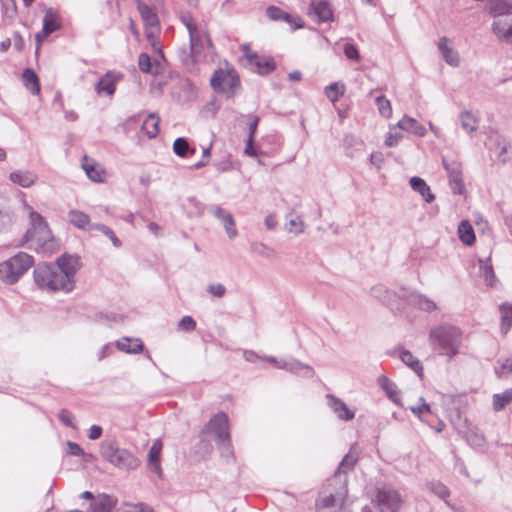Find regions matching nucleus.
Returning <instances> with one entry per match:
<instances>
[{
  "label": "nucleus",
  "instance_id": "nucleus-14",
  "mask_svg": "<svg viewBox=\"0 0 512 512\" xmlns=\"http://www.w3.org/2000/svg\"><path fill=\"white\" fill-rule=\"evenodd\" d=\"M357 461L358 452L356 451L355 448L352 447L340 462L333 477L330 478V482L340 483V481H344V485H346L345 476L349 471H351L354 468Z\"/></svg>",
  "mask_w": 512,
  "mask_h": 512
},
{
  "label": "nucleus",
  "instance_id": "nucleus-29",
  "mask_svg": "<svg viewBox=\"0 0 512 512\" xmlns=\"http://www.w3.org/2000/svg\"><path fill=\"white\" fill-rule=\"evenodd\" d=\"M397 127L401 130L410 132L418 137L426 135V128L419 123L416 119L405 115L398 123Z\"/></svg>",
  "mask_w": 512,
  "mask_h": 512
},
{
  "label": "nucleus",
  "instance_id": "nucleus-61",
  "mask_svg": "<svg viewBox=\"0 0 512 512\" xmlns=\"http://www.w3.org/2000/svg\"><path fill=\"white\" fill-rule=\"evenodd\" d=\"M201 49H203V47H198L197 51L194 53H192L191 50L187 52L185 49H182L179 52V57L183 63H188L190 60H192V58H194L198 53H200Z\"/></svg>",
  "mask_w": 512,
  "mask_h": 512
},
{
  "label": "nucleus",
  "instance_id": "nucleus-11",
  "mask_svg": "<svg viewBox=\"0 0 512 512\" xmlns=\"http://www.w3.org/2000/svg\"><path fill=\"white\" fill-rule=\"evenodd\" d=\"M443 166L447 171L449 184L454 194L461 195L465 192V186L462 178V165L455 160L443 158Z\"/></svg>",
  "mask_w": 512,
  "mask_h": 512
},
{
  "label": "nucleus",
  "instance_id": "nucleus-56",
  "mask_svg": "<svg viewBox=\"0 0 512 512\" xmlns=\"http://www.w3.org/2000/svg\"><path fill=\"white\" fill-rule=\"evenodd\" d=\"M420 401H422V405L420 406H412L410 407L411 412L416 415L419 419L422 420V414L424 412L430 413L431 409L430 406L425 402L424 398H420Z\"/></svg>",
  "mask_w": 512,
  "mask_h": 512
},
{
  "label": "nucleus",
  "instance_id": "nucleus-12",
  "mask_svg": "<svg viewBox=\"0 0 512 512\" xmlns=\"http://www.w3.org/2000/svg\"><path fill=\"white\" fill-rule=\"evenodd\" d=\"M244 49L247 62L253 71L264 75L275 69L276 65L271 57L259 56L251 52L246 46H244Z\"/></svg>",
  "mask_w": 512,
  "mask_h": 512
},
{
  "label": "nucleus",
  "instance_id": "nucleus-45",
  "mask_svg": "<svg viewBox=\"0 0 512 512\" xmlns=\"http://www.w3.org/2000/svg\"><path fill=\"white\" fill-rule=\"evenodd\" d=\"M495 373L498 377H503L512 373V358L498 359L495 366Z\"/></svg>",
  "mask_w": 512,
  "mask_h": 512
},
{
  "label": "nucleus",
  "instance_id": "nucleus-20",
  "mask_svg": "<svg viewBox=\"0 0 512 512\" xmlns=\"http://www.w3.org/2000/svg\"><path fill=\"white\" fill-rule=\"evenodd\" d=\"M266 16L273 21L287 22L294 29L302 28L304 26V22L300 17L290 15L276 6H269L266 9Z\"/></svg>",
  "mask_w": 512,
  "mask_h": 512
},
{
  "label": "nucleus",
  "instance_id": "nucleus-6",
  "mask_svg": "<svg viewBox=\"0 0 512 512\" xmlns=\"http://www.w3.org/2000/svg\"><path fill=\"white\" fill-rule=\"evenodd\" d=\"M202 435L213 434L222 455L233 458L231 439L229 433V421L224 412L214 415L201 431Z\"/></svg>",
  "mask_w": 512,
  "mask_h": 512
},
{
  "label": "nucleus",
  "instance_id": "nucleus-58",
  "mask_svg": "<svg viewBox=\"0 0 512 512\" xmlns=\"http://www.w3.org/2000/svg\"><path fill=\"white\" fill-rule=\"evenodd\" d=\"M13 218L9 212L0 211V232L5 231L12 225Z\"/></svg>",
  "mask_w": 512,
  "mask_h": 512
},
{
  "label": "nucleus",
  "instance_id": "nucleus-16",
  "mask_svg": "<svg viewBox=\"0 0 512 512\" xmlns=\"http://www.w3.org/2000/svg\"><path fill=\"white\" fill-rule=\"evenodd\" d=\"M327 406L333 411L338 419L350 421L355 417V410L349 408L345 402L333 394L326 395Z\"/></svg>",
  "mask_w": 512,
  "mask_h": 512
},
{
  "label": "nucleus",
  "instance_id": "nucleus-34",
  "mask_svg": "<svg viewBox=\"0 0 512 512\" xmlns=\"http://www.w3.org/2000/svg\"><path fill=\"white\" fill-rule=\"evenodd\" d=\"M116 346L119 350L131 353V354H137L140 353L144 346L140 339H130L128 337H123L120 340L116 342Z\"/></svg>",
  "mask_w": 512,
  "mask_h": 512
},
{
  "label": "nucleus",
  "instance_id": "nucleus-57",
  "mask_svg": "<svg viewBox=\"0 0 512 512\" xmlns=\"http://www.w3.org/2000/svg\"><path fill=\"white\" fill-rule=\"evenodd\" d=\"M59 420L67 427H74L73 424V415L72 413L67 409L60 410L58 414Z\"/></svg>",
  "mask_w": 512,
  "mask_h": 512
},
{
  "label": "nucleus",
  "instance_id": "nucleus-53",
  "mask_svg": "<svg viewBox=\"0 0 512 512\" xmlns=\"http://www.w3.org/2000/svg\"><path fill=\"white\" fill-rule=\"evenodd\" d=\"M138 66L143 73H151L152 63L147 53H141L138 57Z\"/></svg>",
  "mask_w": 512,
  "mask_h": 512
},
{
  "label": "nucleus",
  "instance_id": "nucleus-46",
  "mask_svg": "<svg viewBox=\"0 0 512 512\" xmlns=\"http://www.w3.org/2000/svg\"><path fill=\"white\" fill-rule=\"evenodd\" d=\"M159 32H160V25L155 26V27H153V26L145 27V35H146L148 42L151 44V46L153 47L154 50H158L161 52V49L159 47V42H158Z\"/></svg>",
  "mask_w": 512,
  "mask_h": 512
},
{
  "label": "nucleus",
  "instance_id": "nucleus-62",
  "mask_svg": "<svg viewBox=\"0 0 512 512\" xmlns=\"http://www.w3.org/2000/svg\"><path fill=\"white\" fill-rule=\"evenodd\" d=\"M402 137L403 136L400 133H396V134L389 133L385 139V145L387 147H393L398 144V142L402 139Z\"/></svg>",
  "mask_w": 512,
  "mask_h": 512
},
{
  "label": "nucleus",
  "instance_id": "nucleus-51",
  "mask_svg": "<svg viewBox=\"0 0 512 512\" xmlns=\"http://www.w3.org/2000/svg\"><path fill=\"white\" fill-rule=\"evenodd\" d=\"M325 93L332 102H336L344 94V86H339L338 83H332L326 87Z\"/></svg>",
  "mask_w": 512,
  "mask_h": 512
},
{
  "label": "nucleus",
  "instance_id": "nucleus-10",
  "mask_svg": "<svg viewBox=\"0 0 512 512\" xmlns=\"http://www.w3.org/2000/svg\"><path fill=\"white\" fill-rule=\"evenodd\" d=\"M210 83L215 91L224 93L227 97H233L240 85V80L234 69L219 68L213 73Z\"/></svg>",
  "mask_w": 512,
  "mask_h": 512
},
{
  "label": "nucleus",
  "instance_id": "nucleus-30",
  "mask_svg": "<svg viewBox=\"0 0 512 512\" xmlns=\"http://www.w3.org/2000/svg\"><path fill=\"white\" fill-rule=\"evenodd\" d=\"M68 220L76 228L81 230H93L90 217L83 211L73 209L68 212Z\"/></svg>",
  "mask_w": 512,
  "mask_h": 512
},
{
  "label": "nucleus",
  "instance_id": "nucleus-43",
  "mask_svg": "<svg viewBox=\"0 0 512 512\" xmlns=\"http://www.w3.org/2000/svg\"><path fill=\"white\" fill-rule=\"evenodd\" d=\"M92 228H93V230L100 231L102 234H104L106 237H108L111 240L114 247H116V248L121 247V245H122L121 240L115 235L114 231L111 228H109L108 226H106L104 224H100V223H95V224H93Z\"/></svg>",
  "mask_w": 512,
  "mask_h": 512
},
{
  "label": "nucleus",
  "instance_id": "nucleus-63",
  "mask_svg": "<svg viewBox=\"0 0 512 512\" xmlns=\"http://www.w3.org/2000/svg\"><path fill=\"white\" fill-rule=\"evenodd\" d=\"M13 42L16 50L21 51L25 46V41L19 32L13 33Z\"/></svg>",
  "mask_w": 512,
  "mask_h": 512
},
{
  "label": "nucleus",
  "instance_id": "nucleus-33",
  "mask_svg": "<svg viewBox=\"0 0 512 512\" xmlns=\"http://www.w3.org/2000/svg\"><path fill=\"white\" fill-rule=\"evenodd\" d=\"M138 11L141 15L145 27H155L159 25L158 15L153 8H151L145 3L139 2Z\"/></svg>",
  "mask_w": 512,
  "mask_h": 512
},
{
  "label": "nucleus",
  "instance_id": "nucleus-55",
  "mask_svg": "<svg viewBox=\"0 0 512 512\" xmlns=\"http://www.w3.org/2000/svg\"><path fill=\"white\" fill-rule=\"evenodd\" d=\"M207 291L214 297L221 298L225 295L226 288L223 284H220V283L210 284L207 287Z\"/></svg>",
  "mask_w": 512,
  "mask_h": 512
},
{
  "label": "nucleus",
  "instance_id": "nucleus-5",
  "mask_svg": "<svg viewBox=\"0 0 512 512\" xmlns=\"http://www.w3.org/2000/svg\"><path fill=\"white\" fill-rule=\"evenodd\" d=\"M33 265V256L19 252L0 263V280L7 285L15 284Z\"/></svg>",
  "mask_w": 512,
  "mask_h": 512
},
{
  "label": "nucleus",
  "instance_id": "nucleus-2",
  "mask_svg": "<svg viewBox=\"0 0 512 512\" xmlns=\"http://www.w3.org/2000/svg\"><path fill=\"white\" fill-rule=\"evenodd\" d=\"M31 228L24 235L25 242H31V248L44 255H51L59 248L58 241L52 236L45 219L37 212L30 213Z\"/></svg>",
  "mask_w": 512,
  "mask_h": 512
},
{
  "label": "nucleus",
  "instance_id": "nucleus-40",
  "mask_svg": "<svg viewBox=\"0 0 512 512\" xmlns=\"http://www.w3.org/2000/svg\"><path fill=\"white\" fill-rule=\"evenodd\" d=\"M459 118L463 130H465L467 133H472L477 130L478 122L471 112L463 111L460 113Z\"/></svg>",
  "mask_w": 512,
  "mask_h": 512
},
{
  "label": "nucleus",
  "instance_id": "nucleus-9",
  "mask_svg": "<svg viewBox=\"0 0 512 512\" xmlns=\"http://www.w3.org/2000/svg\"><path fill=\"white\" fill-rule=\"evenodd\" d=\"M179 19L189 33V44L192 53L196 52L198 47H204V42L209 48L213 47L212 40L207 29L198 26L189 11H180Z\"/></svg>",
  "mask_w": 512,
  "mask_h": 512
},
{
  "label": "nucleus",
  "instance_id": "nucleus-18",
  "mask_svg": "<svg viewBox=\"0 0 512 512\" xmlns=\"http://www.w3.org/2000/svg\"><path fill=\"white\" fill-rule=\"evenodd\" d=\"M209 212L212 213L218 220L221 221L223 227L230 239L235 238L238 235L235 220L231 213L226 212L219 206H210Z\"/></svg>",
  "mask_w": 512,
  "mask_h": 512
},
{
  "label": "nucleus",
  "instance_id": "nucleus-23",
  "mask_svg": "<svg viewBox=\"0 0 512 512\" xmlns=\"http://www.w3.org/2000/svg\"><path fill=\"white\" fill-rule=\"evenodd\" d=\"M450 39L446 36H443L439 40L438 48L444 59V61L452 66L458 67L460 64V57L458 52L449 45Z\"/></svg>",
  "mask_w": 512,
  "mask_h": 512
},
{
  "label": "nucleus",
  "instance_id": "nucleus-17",
  "mask_svg": "<svg viewBox=\"0 0 512 512\" xmlns=\"http://www.w3.org/2000/svg\"><path fill=\"white\" fill-rule=\"evenodd\" d=\"M492 31L500 41L512 45V14L508 17L495 19L492 24Z\"/></svg>",
  "mask_w": 512,
  "mask_h": 512
},
{
  "label": "nucleus",
  "instance_id": "nucleus-13",
  "mask_svg": "<svg viewBox=\"0 0 512 512\" xmlns=\"http://www.w3.org/2000/svg\"><path fill=\"white\" fill-rule=\"evenodd\" d=\"M308 14L317 23L329 22L334 18L330 4L324 0H312L308 8Z\"/></svg>",
  "mask_w": 512,
  "mask_h": 512
},
{
  "label": "nucleus",
  "instance_id": "nucleus-44",
  "mask_svg": "<svg viewBox=\"0 0 512 512\" xmlns=\"http://www.w3.org/2000/svg\"><path fill=\"white\" fill-rule=\"evenodd\" d=\"M173 151L180 157H185L188 152L195 153V149H191L188 141L185 138L179 137L174 141Z\"/></svg>",
  "mask_w": 512,
  "mask_h": 512
},
{
  "label": "nucleus",
  "instance_id": "nucleus-22",
  "mask_svg": "<svg viewBox=\"0 0 512 512\" xmlns=\"http://www.w3.org/2000/svg\"><path fill=\"white\" fill-rule=\"evenodd\" d=\"M117 504V499L108 494H99L90 503L87 512H111Z\"/></svg>",
  "mask_w": 512,
  "mask_h": 512
},
{
  "label": "nucleus",
  "instance_id": "nucleus-48",
  "mask_svg": "<svg viewBox=\"0 0 512 512\" xmlns=\"http://www.w3.org/2000/svg\"><path fill=\"white\" fill-rule=\"evenodd\" d=\"M376 105L379 110V113L385 117L390 118L392 115V107L390 101L383 95H380L376 98Z\"/></svg>",
  "mask_w": 512,
  "mask_h": 512
},
{
  "label": "nucleus",
  "instance_id": "nucleus-49",
  "mask_svg": "<svg viewBox=\"0 0 512 512\" xmlns=\"http://www.w3.org/2000/svg\"><path fill=\"white\" fill-rule=\"evenodd\" d=\"M118 512H154L153 509L144 503H124Z\"/></svg>",
  "mask_w": 512,
  "mask_h": 512
},
{
  "label": "nucleus",
  "instance_id": "nucleus-8",
  "mask_svg": "<svg viewBox=\"0 0 512 512\" xmlns=\"http://www.w3.org/2000/svg\"><path fill=\"white\" fill-rule=\"evenodd\" d=\"M402 506L400 494L392 488H379L372 506H365L361 512H399Z\"/></svg>",
  "mask_w": 512,
  "mask_h": 512
},
{
  "label": "nucleus",
  "instance_id": "nucleus-7",
  "mask_svg": "<svg viewBox=\"0 0 512 512\" xmlns=\"http://www.w3.org/2000/svg\"><path fill=\"white\" fill-rule=\"evenodd\" d=\"M347 494V487L344 481L340 483L330 482L316 501V507L320 512H337L341 509Z\"/></svg>",
  "mask_w": 512,
  "mask_h": 512
},
{
  "label": "nucleus",
  "instance_id": "nucleus-19",
  "mask_svg": "<svg viewBox=\"0 0 512 512\" xmlns=\"http://www.w3.org/2000/svg\"><path fill=\"white\" fill-rule=\"evenodd\" d=\"M123 75L115 71H108L96 84L95 90L98 94L112 96L115 93L117 83Z\"/></svg>",
  "mask_w": 512,
  "mask_h": 512
},
{
  "label": "nucleus",
  "instance_id": "nucleus-1",
  "mask_svg": "<svg viewBox=\"0 0 512 512\" xmlns=\"http://www.w3.org/2000/svg\"><path fill=\"white\" fill-rule=\"evenodd\" d=\"M80 267L78 256L64 254L54 265L39 264L33 271V280L42 291L70 293L75 288V276Z\"/></svg>",
  "mask_w": 512,
  "mask_h": 512
},
{
  "label": "nucleus",
  "instance_id": "nucleus-28",
  "mask_svg": "<svg viewBox=\"0 0 512 512\" xmlns=\"http://www.w3.org/2000/svg\"><path fill=\"white\" fill-rule=\"evenodd\" d=\"M407 300L409 304L426 312H432L437 308L436 303L432 299L418 292L410 293Z\"/></svg>",
  "mask_w": 512,
  "mask_h": 512
},
{
  "label": "nucleus",
  "instance_id": "nucleus-60",
  "mask_svg": "<svg viewBox=\"0 0 512 512\" xmlns=\"http://www.w3.org/2000/svg\"><path fill=\"white\" fill-rule=\"evenodd\" d=\"M68 453L73 456H82L84 455V450L75 442L68 441L67 442Z\"/></svg>",
  "mask_w": 512,
  "mask_h": 512
},
{
  "label": "nucleus",
  "instance_id": "nucleus-3",
  "mask_svg": "<svg viewBox=\"0 0 512 512\" xmlns=\"http://www.w3.org/2000/svg\"><path fill=\"white\" fill-rule=\"evenodd\" d=\"M430 341L441 355L447 356L450 360L459 353L462 333L454 326H438L430 331Z\"/></svg>",
  "mask_w": 512,
  "mask_h": 512
},
{
  "label": "nucleus",
  "instance_id": "nucleus-52",
  "mask_svg": "<svg viewBox=\"0 0 512 512\" xmlns=\"http://www.w3.org/2000/svg\"><path fill=\"white\" fill-rule=\"evenodd\" d=\"M2 14L8 18H14L17 13L15 0H0Z\"/></svg>",
  "mask_w": 512,
  "mask_h": 512
},
{
  "label": "nucleus",
  "instance_id": "nucleus-4",
  "mask_svg": "<svg viewBox=\"0 0 512 512\" xmlns=\"http://www.w3.org/2000/svg\"><path fill=\"white\" fill-rule=\"evenodd\" d=\"M103 459L122 470H135L140 460L129 450L120 448L115 440H104L100 446Z\"/></svg>",
  "mask_w": 512,
  "mask_h": 512
},
{
  "label": "nucleus",
  "instance_id": "nucleus-27",
  "mask_svg": "<svg viewBox=\"0 0 512 512\" xmlns=\"http://www.w3.org/2000/svg\"><path fill=\"white\" fill-rule=\"evenodd\" d=\"M9 179L14 184H17L23 188H29L37 182L38 176L31 171L17 170L10 173Z\"/></svg>",
  "mask_w": 512,
  "mask_h": 512
},
{
  "label": "nucleus",
  "instance_id": "nucleus-42",
  "mask_svg": "<svg viewBox=\"0 0 512 512\" xmlns=\"http://www.w3.org/2000/svg\"><path fill=\"white\" fill-rule=\"evenodd\" d=\"M288 371L296 374H300L302 371H304L303 375L307 377H312L314 375V370L312 367L295 359L289 360Z\"/></svg>",
  "mask_w": 512,
  "mask_h": 512
},
{
  "label": "nucleus",
  "instance_id": "nucleus-41",
  "mask_svg": "<svg viewBox=\"0 0 512 512\" xmlns=\"http://www.w3.org/2000/svg\"><path fill=\"white\" fill-rule=\"evenodd\" d=\"M480 270L482 272V275L486 281V283L489 286H493V284L496 281V276L492 267V264L490 263V258H487L486 260H480Z\"/></svg>",
  "mask_w": 512,
  "mask_h": 512
},
{
  "label": "nucleus",
  "instance_id": "nucleus-32",
  "mask_svg": "<svg viewBox=\"0 0 512 512\" xmlns=\"http://www.w3.org/2000/svg\"><path fill=\"white\" fill-rule=\"evenodd\" d=\"M410 186L415 192L419 193L427 203H431L435 199L430 187L422 178L412 177L410 179Z\"/></svg>",
  "mask_w": 512,
  "mask_h": 512
},
{
  "label": "nucleus",
  "instance_id": "nucleus-21",
  "mask_svg": "<svg viewBox=\"0 0 512 512\" xmlns=\"http://www.w3.org/2000/svg\"><path fill=\"white\" fill-rule=\"evenodd\" d=\"M82 168L87 177L93 182L101 183L105 180L106 171L94 159L84 156L82 159Z\"/></svg>",
  "mask_w": 512,
  "mask_h": 512
},
{
  "label": "nucleus",
  "instance_id": "nucleus-47",
  "mask_svg": "<svg viewBox=\"0 0 512 512\" xmlns=\"http://www.w3.org/2000/svg\"><path fill=\"white\" fill-rule=\"evenodd\" d=\"M429 490L438 496L439 498L446 500L449 497L450 492L449 489L439 481H433L428 484Z\"/></svg>",
  "mask_w": 512,
  "mask_h": 512
},
{
  "label": "nucleus",
  "instance_id": "nucleus-59",
  "mask_svg": "<svg viewBox=\"0 0 512 512\" xmlns=\"http://www.w3.org/2000/svg\"><path fill=\"white\" fill-rule=\"evenodd\" d=\"M344 54L348 59L359 60L360 55L357 47L353 44H345Z\"/></svg>",
  "mask_w": 512,
  "mask_h": 512
},
{
  "label": "nucleus",
  "instance_id": "nucleus-39",
  "mask_svg": "<svg viewBox=\"0 0 512 512\" xmlns=\"http://www.w3.org/2000/svg\"><path fill=\"white\" fill-rule=\"evenodd\" d=\"M400 359L415 373H417L419 376H422L423 366L420 363V361L409 350H402L400 353Z\"/></svg>",
  "mask_w": 512,
  "mask_h": 512
},
{
  "label": "nucleus",
  "instance_id": "nucleus-25",
  "mask_svg": "<svg viewBox=\"0 0 512 512\" xmlns=\"http://www.w3.org/2000/svg\"><path fill=\"white\" fill-rule=\"evenodd\" d=\"M163 448L161 440L157 439L153 442L148 452L147 464L148 467L159 477L162 475L160 455Z\"/></svg>",
  "mask_w": 512,
  "mask_h": 512
},
{
  "label": "nucleus",
  "instance_id": "nucleus-31",
  "mask_svg": "<svg viewBox=\"0 0 512 512\" xmlns=\"http://www.w3.org/2000/svg\"><path fill=\"white\" fill-rule=\"evenodd\" d=\"M22 81L25 88L30 91L33 95H38L40 93V82L37 74L34 70L30 68L24 69L22 73Z\"/></svg>",
  "mask_w": 512,
  "mask_h": 512
},
{
  "label": "nucleus",
  "instance_id": "nucleus-50",
  "mask_svg": "<svg viewBox=\"0 0 512 512\" xmlns=\"http://www.w3.org/2000/svg\"><path fill=\"white\" fill-rule=\"evenodd\" d=\"M285 229L297 235L304 231V223L299 216H294L285 224Z\"/></svg>",
  "mask_w": 512,
  "mask_h": 512
},
{
  "label": "nucleus",
  "instance_id": "nucleus-54",
  "mask_svg": "<svg viewBox=\"0 0 512 512\" xmlns=\"http://www.w3.org/2000/svg\"><path fill=\"white\" fill-rule=\"evenodd\" d=\"M179 329L191 332L196 328V322L191 316H184L178 324Z\"/></svg>",
  "mask_w": 512,
  "mask_h": 512
},
{
  "label": "nucleus",
  "instance_id": "nucleus-15",
  "mask_svg": "<svg viewBox=\"0 0 512 512\" xmlns=\"http://www.w3.org/2000/svg\"><path fill=\"white\" fill-rule=\"evenodd\" d=\"M61 27L60 17L56 10L47 8L43 19V30L36 34V40L41 43L51 33L59 30Z\"/></svg>",
  "mask_w": 512,
  "mask_h": 512
},
{
  "label": "nucleus",
  "instance_id": "nucleus-38",
  "mask_svg": "<svg viewBox=\"0 0 512 512\" xmlns=\"http://www.w3.org/2000/svg\"><path fill=\"white\" fill-rule=\"evenodd\" d=\"M159 122L160 118L155 114L151 113L144 120L142 124V130L151 138H155L159 133Z\"/></svg>",
  "mask_w": 512,
  "mask_h": 512
},
{
  "label": "nucleus",
  "instance_id": "nucleus-35",
  "mask_svg": "<svg viewBox=\"0 0 512 512\" xmlns=\"http://www.w3.org/2000/svg\"><path fill=\"white\" fill-rule=\"evenodd\" d=\"M501 318V333L506 335L512 327V304L504 302L499 306Z\"/></svg>",
  "mask_w": 512,
  "mask_h": 512
},
{
  "label": "nucleus",
  "instance_id": "nucleus-26",
  "mask_svg": "<svg viewBox=\"0 0 512 512\" xmlns=\"http://www.w3.org/2000/svg\"><path fill=\"white\" fill-rule=\"evenodd\" d=\"M487 9L490 15L495 19L508 17L512 14V3L506 0H490Z\"/></svg>",
  "mask_w": 512,
  "mask_h": 512
},
{
  "label": "nucleus",
  "instance_id": "nucleus-36",
  "mask_svg": "<svg viewBox=\"0 0 512 512\" xmlns=\"http://www.w3.org/2000/svg\"><path fill=\"white\" fill-rule=\"evenodd\" d=\"M459 239L465 245H472L475 242V233L471 223L468 220H462L458 225Z\"/></svg>",
  "mask_w": 512,
  "mask_h": 512
},
{
  "label": "nucleus",
  "instance_id": "nucleus-24",
  "mask_svg": "<svg viewBox=\"0 0 512 512\" xmlns=\"http://www.w3.org/2000/svg\"><path fill=\"white\" fill-rule=\"evenodd\" d=\"M377 384L385 392L386 396L397 406L402 407L401 398L397 385L386 375L382 374L377 378Z\"/></svg>",
  "mask_w": 512,
  "mask_h": 512
},
{
  "label": "nucleus",
  "instance_id": "nucleus-64",
  "mask_svg": "<svg viewBox=\"0 0 512 512\" xmlns=\"http://www.w3.org/2000/svg\"><path fill=\"white\" fill-rule=\"evenodd\" d=\"M102 435V428L99 425H92L89 429V439L96 440Z\"/></svg>",
  "mask_w": 512,
  "mask_h": 512
},
{
  "label": "nucleus",
  "instance_id": "nucleus-37",
  "mask_svg": "<svg viewBox=\"0 0 512 512\" xmlns=\"http://www.w3.org/2000/svg\"><path fill=\"white\" fill-rule=\"evenodd\" d=\"M510 403H512V387L506 389L502 393L493 395L492 405L494 411L496 412L502 411Z\"/></svg>",
  "mask_w": 512,
  "mask_h": 512
}]
</instances>
